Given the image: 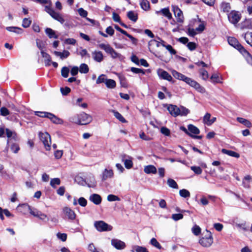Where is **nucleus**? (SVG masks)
<instances>
[{
	"instance_id": "obj_1",
	"label": "nucleus",
	"mask_w": 252,
	"mask_h": 252,
	"mask_svg": "<svg viewBox=\"0 0 252 252\" xmlns=\"http://www.w3.org/2000/svg\"><path fill=\"white\" fill-rule=\"evenodd\" d=\"M70 121L79 125H86L93 121V117L90 115L82 112L77 116L71 118Z\"/></svg>"
},
{
	"instance_id": "obj_2",
	"label": "nucleus",
	"mask_w": 252,
	"mask_h": 252,
	"mask_svg": "<svg viewBox=\"0 0 252 252\" xmlns=\"http://www.w3.org/2000/svg\"><path fill=\"white\" fill-rule=\"evenodd\" d=\"M98 47L103 50H104L107 54H109L111 57L113 59L119 58L121 55L119 53H117L111 46L107 44H105L104 43L99 44L98 45Z\"/></svg>"
},
{
	"instance_id": "obj_3",
	"label": "nucleus",
	"mask_w": 252,
	"mask_h": 252,
	"mask_svg": "<svg viewBox=\"0 0 252 252\" xmlns=\"http://www.w3.org/2000/svg\"><path fill=\"white\" fill-rule=\"evenodd\" d=\"M39 136L40 140L44 145V147L46 150L49 151L51 149V136L47 132L39 133Z\"/></svg>"
},
{
	"instance_id": "obj_4",
	"label": "nucleus",
	"mask_w": 252,
	"mask_h": 252,
	"mask_svg": "<svg viewBox=\"0 0 252 252\" xmlns=\"http://www.w3.org/2000/svg\"><path fill=\"white\" fill-rule=\"evenodd\" d=\"M199 243L204 247H210L213 243V238L211 232L207 231V234L199 240Z\"/></svg>"
},
{
	"instance_id": "obj_5",
	"label": "nucleus",
	"mask_w": 252,
	"mask_h": 252,
	"mask_svg": "<svg viewBox=\"0 0 252 252\" xmlns=\"http://www.w3.org/2000/svg\"><path fill=\"white\" fill-rule=\"evenodd\" d=\"M229 21L233 24H236L240 21L241 16L238 11H232L227 15Z\"/></svg>"
},
{
	"instance_id": "obj_6",
	"label": "nucleus",
	"mask_w": 252,
	"mask_h": 252,
	"mask_svg": "<svg viewBox=\"0 0 252 252\" xmlns=\"http://www.w3.org/2000/svg\"><path fill=\"white\" fill-rule=\"evenodd\" d=\"M94 226L99 231H110L112 229V226L103 221H96L94 223Z\"/></svg>"
},
{
	"instance_id": "obj_7",
	"label": "nucleus",
	"mask_w": 252,
	"mask_h": 252,
	"mask_svg": "<svg viewBox=\"0 0 252 252\" xmlns=\"http://www.w3.org/2000/svg\"><path fill=\"white\" fill-rule=\"evenodd\" d=\"M185 82L189 86H190L191 87L194 88L199 92L201 93H204L205 92L204 88L201 86L200 85L199 83H198L196 81H195L194 80H192L190 78L188 77Z\"/></svg>"
},
{
	"instance_id": "obj_8",
	"label": "nucleus",
	"mask_w": 252,
	"mask_h": 252,
	"mask_svg": "<svg viewBox=\"0 0 252 252\" xmlns=\"http://www.w3.org/2000/svg\"><path fill=\"white\" fill-rule=\"evenodd\" d=\"M172 8L177 22L183 23L184 22V17L182 10L177 6H172Z\"/></svg>"
},
{
	"instance_id": "obj_9",
	"label": "nucleus",
	"mask_w": 252,
	"mask_h": 252,
	"mask_svg": "<svg viewBox=\"0 0 252 252\" xmlns=\"http://www.w3.org/2000/svg\"><path fill=\"white\" fill-rule=\"evenodd\" d=\"M157 74L160 79L166 80L169 82L172 81L173 80L171 75L169 74L166 71L162 69H158L157 70Z\"/></svg>"
},
{
	"instance_id": "obj_10",
	"label": "nucleus",
	"mask_w": 252,
	"mask_h": 252,
	"mask_svg": "<svg viewBox=\"0 0 252 252\" xmlns=\"http://www.w3.org/2000/svg\"><path fill=\"white\" fill-rule=\"evenodd\" d=\"M121 160L124 163L125 166L127 169H130L133 166L132 158L123 154L121 156Z\"/></svg>"
},
{
	"instance_id": "obj_11",
	"label": "nucleus",
	"mask_w": 252,
	"mask_h": 252,
	"mask_svg": "<svg viewBox=\"0 0 252 252\" xmlns=\"http://www.w3.org/2000/svg\"><path fill=\"white\" fill-rule=\"evenodd\" d=\"M63 212L65 218L70 220H74L76 218V214L74 211L69 207H64L63 209Z\"/></svg>"
},
{
	"instance_id": "obj_12",
	"label": "nucleus",
	"mask_w": 252,
	"mask_h": 252,
	"mask_svg": "<svg viewBox=\"0 0 252 252\" xmlns=\"http://www.w3.org/2000/svg\"><path fill=\"white\" fill-rule=\"evenodd\" d=\"M111 245L117 250H123L126 247L124 242L117 239H113L111 241Z\"/></svg>"
},
{
	"instance_id": "obj_13",
	"label": "nucleus",
	"mask_w": 252,
	"mask_h": 252,
	"mask_svg": "<svg viewBox=\"0 0 252 252\" xmlns=\"http://www.w3.org/2000/svg\"><path fill=\"white\" fill-rule=\"evenodd\" d=\"M31 215H32L34 217L39 218L40 220H49V219L46 214L42 213L41 211L38 210L36 208L34 209V210L32 211Z\"/></svg>"
},
{
	"instance_id": "obj_14",
	"label": "nucleus",
	"mask_w": 252,
	"mask_h": 252,
	"mask_svg": "<svg viewBox=\"0 0 252 252\" xmlns=\"http://www.w3.org/2000/svg\"><path fill=\"white\" fill-rule=\"evenodd\" d=\"M5 132L6 134V136L8 138L7 141V144H8L10 142V141L12 139L14 140H16L17 139V133L14 131L10 130L8 128L5 129Z\"/></svg>"
},
{
	"instance_id": "obj_15",
	"label": "nucleus",
	"mask_w": 252,
	"mask_h": 252,
	"mask_svg": "<svg viewBox=\"0 0 252 252\" xmlns=\"http://www.w3.org/2000/svg\"><path fill=\"white\" fill-rule=\"evenodd\" d=\"M92 55L93 59L98 63H100L103 60V54L100 51H94L92 52Z\"/></svg>"
},
{
	"instance_id": "obj_16",
	"label": "nucleus",
	"mask_w": 252,
	"mask_h": 252,
	"mask_svg": "<svg viewBox=\"0 0 252 252\" xmlns=\"http://www.w3.org/2000/svg\"><path fill=\"white\" fill-rule=\"evenodd\" d=\"M169 113L174 117H177L179 116V108L177 106L170 104L167 107Z\"/></svg>"
},
{
	"instance_id": "obj_17",
	"label": "nucleus",
	"mask_w": 252,
	"mask_h": 252,
	"mask_svg": "<svg viewBox=\"0 0 252 252\" xmlns=\"http://www.w3.org/2000/svg\"><path fill=\"white\" fill-rule=\"evenodd\" d=\"M114 176L113 171L112 169L108 170L105 169L102 172L101 179L102 181H105L108 178H111Z\"/></svg>"
},
{
	"instance_id": "obj_18",
	"label": "nucleus",
	"mask_w": 252,
	"mask_h": 252,
	"mask_svg": "<svg viewBox=\"0 0 252 252\" xmlns=\"http://www.w3.org/2000/svg\"><path fill=\"white\" fill-rule=\"evenodd\" d=\"M89 199L95 205L100 204L102 201L101 196L99 194L95 193L92 194L90 196Z\"/></svg>"
},
{
	"instance_id": "obj_19",
	"label": "nucleus",
	"mask_w": 252,
	"mask_h": 252,
	"mask_svg": "<svg viewBox=\"0 0 252 252\" xmlns=\"http://www.w3.org/2000/svg\"><path fill=\"white\" fill-rule=\"evenodd\" d=\"M171 73L174 78L178 80H182L184 82H185L188 78V77L186 76L183 74L178 72L175 70H172L171 71Z\"/></svg>"
},
{
	"instance_id": "obj_20",
	"label": "nucleus",
	"mask_w": 252,
	"mask_h": 252,
	"mask_svg": "<svg viewBox=\"0 0 252 252\" xmlns=\"http://www.w3.org/2000/svg\"><path fill=\"white\" fill-rule=\"evenodd\" d=\"M48 118H49L53 123L56 124H62L63 123V121L57 117L55 115L49 113L47 114Z\"/></svg>"
},
{
	"instance_id": "obj_21",
	"label": "nucleus",
	"mask_w": 252,
	"mask_h": 252,
	"mask_svg": "<svg viewBox=\"0 0 252 252\" xmlns=\"http://www.w3.org/2000/svg\"><path fill=\"white\" fill-rule=\"evenodd\" d=\"M144 171L145 173L148 174H156L157 173V170L155 166L153 165H149L144 167Z\"/></svg>"
},
{
	"instance_id": "obj_22",
	"label": "nucleus",
	"mask_w": 252,
	"mask_h": 252,
	"mask_svg": "<svg viewBox=\"0 0 252 252\" xmlns=\"http://www.w3.org/2000/svg\"><path fill=\"white\" fill-rule=\"evenodd\" d=\"M41 54L42 55V57L44 59V62L45 65L46 66L50 65L51 63V56L48 54L44 52L43 51H41Z\"/></svg>"
},
{
	"instance_id": "obj_23",
	"label": "nucleus",
	"mask_w": 252,
	"mask_h": 252,
	"mask_svg": "<svg viewBox=\"0 0 252 252\" xmlns=\"http://www.w3.org/2000/svg\"><path fill=\"white\" fill-rule=\"evenodd\" d=\"M51 17L61 24H63L65 21L63 16L60 13L56 11L53 13Z\"/></svg>"
},
{
	"instance_id": "obj_24",
	"label": "nucleus",
	"mask_w": 252,
	"mask_h": 252,
	"mask_svg": "<svg viewBox=\"0 0 252 252\" xmlns=\"http://www.w3.org/2000/svg\"><path fill=\"white\" fill-rule=\"evenodd\" d=\"M221 152L223 154L227 155L232 157L238 158L240 157V155L238 153L233 151L222 149Z\"/></svg>"
},
{
	"instance_id": "obj_25",
	"label": "nucleus",
	"mask_w": 252,
	"mask_h": 252,
	"mask_svg": "<svg viewBox=\"0 0 252 252\" xmlns=\"http://www.w3.org/2000/svg\"><path fill=\"white\" fill-rule=\"evenodd\" d=\"M158 39L161 41V45L163 47L166 48V49L169 51V52L172 55H175L176 53V51L172 48L170 45H166L165 44V41L162 40L160 37H158Z\"/></svg>"
},
{
	"instance_id": "obj_26",
	"label": "nucleus",
	"mask_w": 252,
	"mask_h": 252,
	"mask_svg": "<svg viewBox=\"0 0 252 252\" xmlns=\"http://www.w3.org/2000/svg\"><path fill=\"white\" fill-rule=\"evenodd\" d=\"M54 54L57 56H59L61 59L66 58L70 55L69 52L66 50H64L63 52L54 51Z\"/></svg>"
},
{
	"instance_id": "obj_27",
	"label": "nucleus",
	"mask_w": 252,
	"mask_h": 252,
	"mask_svg": "<svg viewBox=\"0 0 252 252\" xmlns=\"http://www.w3.org/2000/svg\"><path fill=\"white\" fill-rule=\"evenodd\" d=\"M45 33L50 38H57L58 36L56 34L55 32L52 29L47 28L45 29Z\"/></svg>"
},
{
	"instance_id": "obj_28",
	"label": "nucleus",
	"mask_w": 252,
	"mask_h": 252,
	"mask_svg": "<svg viewBox=\"0 0 252 252\" xmlns=\"http://www.w3.org/2000/svg\"><path fill=\"white\" fill-rule=\"evenodd\" d=\"M189 132L191 134H198L200 132L199 129L192 125H189L188 126Z\"/></svg>"
},
{
	"instance_id": "obj_29",
	"label": "nucleus",
	"mask_w": 252,
	"mask_h": 252,
	"mask_svg": "<svg viewBox=\"0 0 252 252\" xmlns=\"http://www.w3.org/2000/svg\"><path fill=\"white\" fill-rule=\"evenodd\" d=\"M127 16L129 19H130V20L134 22H135L138 19V16L137 13H136L133 11H128L127 13Z\"/></svg>"
},
{
	"instance_id": "obj_30",
	"label": "nucleus",
	"mask_w": 252,
	"mask_h": 252,
	"mask_svg": "<svg viewBox=\"0 0 252 252\" xmlns=\"http://www.w3.org/2000/svg\"><path fill=\"white\" fill-rule=\"evenodd\" d=\"M228 42L231 46L235 48H237L240 44L237 40L235 38L232 37H230L228 38Z\"/></svg>"
},
{
	"instance_id": "obj_31",
	"label": "nucleus",
	"mask_w": 252,
	"mask_h": 252,
	"mask_svg": "<svg viewBox=\"0 0 252 252\" xmlns=\"http://www.w3.org/2000/svg\"><path fill=\"white\" fill-rule=\"evenodd\" d=\"M244 38L247 43L252 47V32H246L244 35Z\"/></svg>"
},
{
	"instance_id": "obj_32",
	"label": "nucleus",
	"mask_w": 252,
	"mask_h": 252,
	"mask_svg": "<svg viewBox=\"0 0 252 252\" xmlns=\"http://www.w3.org/2000/svg\"><path fill=\"white\" fill-rule=\"evenodd\" d=\"M19 207L22 209V211H29L30 213L31 214V212L32 211L34 210V208L31 207L28 204H23L19 206Z\"/></svg>"
},
{
	"instance_id": "obj_33",
	"label": "nucleus",
	"mask_w": 252,
	"mask_h": 252,
	"mask_svg": "<svg viewBox=\"0 0 252 252\" xmlns=\"http://www.w3.org/2000/svg\"><path fill=\"white\" fill-rule=\"evenodd\" d=\"M134 251L136 252H149L145 247L139 246H134L133 247L131 252H134Z\"/></svg>"
},
{
	"instance_id": "obj_34",
	"label": "nucleus",
	"mask_w": 252,
	"mask_h": 252,
	"mask_svg": "<svg viewBox=\"0 0 252 252\" xmlns=\"http://www.w3.org/2000/svg\"><path fill=\"white\" fill-rule=\"evenodd\" d=\"M140 6L145 11H147L150 9V3L148 0H142L140 2Z\"/></svg>"
},
{
	"instance_id": "obj_35",
	"label": "nucleus",
	"mask_w": 252,
	"mask_h": 252,
	"mask_svg": "<svg viewBox=\"0 0 252 252\" xmlns=\"http://www.w3.org/2000/svg\"><path fill=\"white\" fill-rule=\"evenodd\" d=\"M179 108V116H186L189 112V110L185 107L181 106Z\"/></svg>"
},
{
	"instance_id": "obj_36",
	"label": "nucleus",
	"mask_w": 252,
	"mask_h": 252,
	"mask_svg": "<svg viewBox=\"0 0 252 252\" xmlns=\"http://www.w3.org/2000/svg\"><path fill=\"white\" fill-rule=\"evenodd\" d=\"M105 85L106 86L111 89L114 88L116 87V82L113 79H107L106 80Z\"/></svg>"
},
{
	"instance_id": "obj_37",
	"label": "nucleus",
	"mask_w": 252,
	"mask_h": 252,
	"mask_svg": "<svg viewBox=\"0 0 252 252\" xmlns=\"http://www.w3.org/2000/svg\"><path fill=\"white\" fill-rule=\"evenodd\" d=\"M237 120L238 122H239L240 123L244 124L245 126H247L248 127H250L252 126L251 123L249 121H248L246 119H245L242 118L238 117V118H237Z\"/></svg>"
},
{
	"instance_id": "obj_38",
	"label": "nucleus",
	"mask_w": 252,
	"mask_h": 252,
	"mask_svg": "<svg viewBox=\"0 0 252 252\" xmlns=\"http://www.w3.org/2000/svg\"><path fill=\"white\" fill-rule=\"evenodd\" d=\"M221 8L224 12H228L231 9L230 5L228 2H223L221 4Z\"/></svg>"
},
{
	"instance_id": "obj_39",
	"label": "nucleus",
	"mask_w": 252,
	"mask_h": 252,
	"mask_svg": "<svg viewBox=\"0 0 252 252\" xmlns=\"http://www.w3.org/2000/svg\"><path fill=\"white\" fill-rule=\"evenodd\" d=\"M89 67L86 63H82L79 67V71L81 73H87L89 72Z\"/></svg>"
},
{
	"instance_id": "obj_40",
	"label": "nucleus",
	"mask_w": 252,
	"mask_h": 252,
	"mask_svg": "<svg viewBox=\"0 0 252 252\" xmlns=\"http://www.w3.org/2000/svg\"><path fill=\"white\" fill-rule=\"evenodd\" d=\"M161 12L163 15L166 16L168 19H171L172 18V14L170 13L168 8H164L161 10Z\"/></svg>"
},
{
	"instance_id": "obj_41",
	"label": "nucleus",
	"mask_w": 252,
	"mask_h": 252,
	"mask_svg": "<svg viewBox=\"0 0 252 252\" xmlns=\"http://www.w3.org/2000/svg\"><path fill=\"white\" fill-rule=\"evenodd\" d=\"M211 81L214 83H221V79L217 74H213L211 77Z\"/></svg>"
},
{
	"instance_id": "obj_42",
	"label": "nucleus",
	"mask_w": 252,
	"mask_h": 252,
	"mask_svg": "<svg viewBox=\"0 0 252 252\" xmlns=\"http://www.w3.org/2000/svg\"><path fill=\"white\" fill-rule=\"evenodd\" d=\"M60 184L61 181L58 178L52 179L50 181V185L54 188H56V185H59Z\"/></svg>"
},
{
	"instance_id": "obj_43",
	"label": "nucleus",
	"mask_w": 252,
	"mask_h": 252,
	"mask_svg": "<svg viewBox=\"0 0 252 252\" xmlns=\"http://www.w3.org/2000/svg\"><path fill=\"white\" fill-rule=\"evenodd\" d=\"M179 194L181 196L187 198L190 196V192L186 189H182L180 190Z\"/></svg>"
},
{
	"instance_id": "obj_44",
	"label": "nucleus",
	"mask_w": 252,
	"mask_h": 252,
	"mask_svg": "<svg viewBox=\"0 0 252 252\" xmlns=\"http://www.w3.org/2000/svg\"><path fill=\"white\" fill-rule=\"evenodd\" d=\"M114 115L115 117L118 119L122 123H126V120L122 116V115L117 111H113Z\"/></svg>"
},
{
	"instance_id": "obj_45",
	"label": "nucleus",
	"mask_w": 252,
	"mask_h": 252,
	"mask_svg": "<svg viewBox=\"0 0 252 252\" xmlns=\"http://www.w3.org/2000/svg\"><path fill=\"white\" fill-rule=\"evenodd\" d=\"M158 37H157V40L156 39H153L151 40L149 43L148 45L149 47L150 48L151 46H152L155 43H156V46L157 47H158L160 45H161V41L158 39Z\"/></svg>"
},
{
	"instance_id": "obj_46",
	"label": "nucleus",
	"mask_w": 252,
	"mask_h": 252,
	"mask_svg": "<svg viewBox=\"0 0 252 252\" xmlns=\"http://www.w3.org/2000/svg\"><path fill=\"white\" fill-rule=\"evenodd\" d=\"M167 184L168 185L174 189H177L178 188V185L176 183V182L172 179H169L167 180Z\"/></svg>"
},
{
	"instance_id": "obj_47",
	"label": "nucleus",
	"mask_w": 252,
	"mask_h": 252,
	"mask_svg": "<svg viewBox=\"0 0 252 252\" xmlns=\"http://www.w3.org/2000/svg\"><path fill=\"white\" fill-rule=\"evenodd\" d=\"M6 29L9 32H14L18 33H20L22 31L21 29L15 27H6Z\"/></svg>"
},
{
	"instance_id": "obj_48",
	"label": "nucleus",
	"mask_w": 252,
	"mask_h": 252,
	"mask_svg": "<svg viewBox=\"0 0 252 252\" xmlns=\"http://www.w3.org/2000/svg\"><path fill=\"white\" fill-rule=\"evenodd\" d=\"M190 169L196 174H197V175H200L202 172V170L199 166H192L190 167Z\"/></svg>"
},
{
	"instance_id": "obj_49",
	"label": "nucleus",
	"mask_w": 252,
	"mask_h": 252,
	"mask_svg": "<svg viewBox=\"0 0 252 252\" xmlns=\"http://www.w3.org/2000/svg\"><path fill=\"white\" fill-rule=\"evenodd\" d=\"M150 243L152 245L158 249H161V246L160 244L157 241V240L153 238L150 241Z\"/></svg>"
},
{
	"instance_id": "obj_50",
	"label": "nucleus",
	"mask_w": 252,
	"mask_h": 252,
	"mask_svg": "<svg viewBox=\"0 0 252 252\" xmlns=\"http://www.w3.org/2000/svg\"><path fill=\"white\" fill-rule=\"evenodd\" d=\"M107 200L110 202L115 201H120V198L118 196H117L115 195H113V194L108 195L107 196Z\"/></svg>"
},
{
	"instance_id": "obj_51",
	"label": "nucleus",
	"mask_w": 252,
	"mask_h": 252,
	"mask_svg": "<svg viewBox=\"0 0 252 252\" xmlns=\"http://www.w3.org/2000/svg\"><path fill=\"white\" fill-rule=\"evenodd\" d=\"M69 69L67 67H63L61 70V74L63 77L66 78L68 76Z\"/></svg>"
},
{
	"instance_id": "obj_52",
	"label": "nucleus",
	"mask_w": 252,
	"mask_h": 252,
	"mask_svg": "<svg viewBox=\"0 0 252 252\" xmlns=\"http://www.w3.org/2000/svg\"><path fill=\"white\" fill-rule=\"evenodd\" d=\"M32 23V21L28 18H24L22 22V26L24 28H27L30 27Z\"/></svg>"
},
{
	"instance_id": "obj_53",
	"label": "nucleus",
	"mask_w": 252,
	"mask_h": 252,
	"mask_svg": "<svg viewBox=\"0 0 252 252\" xmlns=\"http://www.w3.org/2000/svg\"><path fill=\"white\" fill-rule=\"evenodd\" d=\"M192 231L195 235H198L201 232V228L198 225H194L192 228Z\"/></svg>"
},
{
	"instance_id": "obj_54",
	"label": "nucleus",
	"mask_w": 252,
	"mask_h": 252,
	"mask_svg": "<svg viewBox=\"0 0 252 252\" xmlns=\"http://www.w3.org/2000/svg\"><path fill=\"white\" fill-rule=\"evenodd\" d=\"M107 79L105 78V75L104 74H101L97 78L96 83V84H100L101 83H105Z\"/></svg>"
},
{
	"instance_id": "obj_55",
	"label": "nucleus",
	"mask_w": 252,
	"mask_h": 252,
	"mask_svg": "<svg viewBox=\"0 0 252 252\" xmlns=\"http://www.w3.org/2000/svg\"><path fill=\"white\" fill-rule=\"evenodd\" d=\"M78 201L79 204L82 207H85L87 205V201L85 198L83 197H80L78 199Z\"/></svg>"
},
{
	"instance_id": "obj_56",
	"label": "nucleus",
	"mask_w": 252,
	"mask_h": 252,
	"mask_svg": "<svg viewBox=\"0 0 252 252\" xmlns=\"http://www.w3.org/2000/svg\"><path fill=\"white\" fill-rule=\"evenodd\" d=\"M160 132L165 136H169L170 134V130L166 127H162L160 128Z\"/></svg>"
},
{
	"instance_id": "obj_57",
	"label": "nucleus",
	"mask_w": 252,
	"mask_h": 252,
	"mask_svg": "<svg viewBox=\"0 0 252 252\" xmlns=\"http://www.w3.org/2000/svg\"><path fill=\"white\" fill-rule=\"evenodd\" d=\"M130 70L132 72H133L134 73H136V74H139V73H142L143 74H145V71H144V70H143L142 69L134 67H131L130 69Z\"/></svg>"
},
{
	"instance_id": "obj_58",
	"label": "nucleus",
	"mask_w": 252,
	"mask_h": 252,
	"mask_svg": "<svg viewBox=\"0 0 252 252\" xmlns=\"http://www.w3.org/2000/svg\"><path fill=\"white\" fill-rule=\"evenodd\" d=\"M171 218L175 221L181 220L183 218V215L182 214H174L172 215Z\"/></svg>"
},
{
	"instance_id": "obj_59",
	"label": "nucleus",
	"mask_w": 252,
	"mask_h": 252,
	"mask_svg": "<svg viewBox=\"0 0 252 252\" xmlns=\"http://www.w3.org/2000/svg\"><path fill=\"white\" fill-rule=\"evenodd\" d=\"M57 236L58 239L61 240L63 242L65 241L67 238V235L65 233H58Z\"/></svg>"
},
{
	"instance_id": "obj_60",
	"label": "nucleus",
	"mask_w": 252,
	"mask_h": 252,
	"mask_svg": "<svg viewBox=\"0 0 252 252\" xmlns=\"http://www.w3.org/2000/svg\"><path fill=\"white\" fill-rule=\"evenodd\" d=\"M78 12L79 14L83 17H86L88 15V12L87 11L85 10L82 8H80L78 9Z\"/></svg>"
},
{
	"instance_id": "obj_61",
	"label": "nucleus",
	"mask_w": 252,
	"mask_h": 252,
	"mask_svg": "<svg viewBox=\"0 0 252 252\" xmlns=\"http://www.w3.org/2000/svg\"><path fill=\"white\" fill-rule=\"evenodd\" d=\"M200 73L204 80H206L209 77L207 71L204 69H200Z\"/></svg>"
},
{
	"instance_id": "obj_62",
	"label": "nucleus",
	"mask_w": 252,
	"mask_h": 252,
	"mask_svg": "<svg viewBox=\"0 0 252 252\" xmlns=\"http://www.w3.org/2000/svg\"><path fill=\"white\" fill-rule=\"evenodd\" d=\"M11 150L14 153H17L20 150L19 145L16 143L13 144L11 146Z\"/></svg>"
},
{
	"instance_id": "obj_63",
	"label": "nucleus",
	"mask_w": 252,
	"mask_h": 252,
	"mask_svg": "<svg viewBox=\"0 0 252 252\" xmlns=\"http://www.w3.org/2000/svg\"><path fill=\"white\" fill-rule=\"evenodd\" d=\"M188 33L189 36L193 37L197 34V31L195 29L189 28L188 29Z\"/></svg>"
},
{
	"instance_id": "obj_64",
	"label": "nucleus",
	"mask_w": 252,
	"mask_h": 252,
	"mask_svg": "<svg viewBox=\"0 0 252 252\" xmlns=\"http://www.w3.org/2000/svg\"><path fill=\"white\" fill-rule=\"evenodd\" d=\"M187 47L190 51L194 50L196 48V44L194 42H190L188 43Z\"/></svg>"
}]
</instances>
